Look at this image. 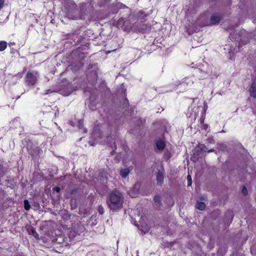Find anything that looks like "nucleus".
<instances>
[{"instance_id":"1","label":"nucleus","mask_w":256,"mask_h":256,"mask_svg":"<svg viewBox=\"0 0 256 256\" xmlns=\"http://www.w3.org/2000/svg\"><path fill=\"white\" fill-rule=\"evenodd\" d=\"M123 203L124 197L120 191L114 190L109 193L106 204L110 210L113 212L120 210L122 208Z\"/></svg>"},{"instance_id":"2","label":"nucleus","mask_w":256,"mask_h":256,"mask_svg":"<svg viewBox=\"0 0 256 256\" xmlns=\"http://www.w3.org/2000/svg\"><path fill=\"white\" fill-rule=\"evenodd\" d=\"M112 22L114 26L122 28L124 32H130L132 28V23L128 18H120L118 20H112Z\"/></svg>"},{"instance_id":"3","label":"nucleus","mask_w":256,"mask_h":256,"mask_svg":"<svg viewBox=\"0 0 256 256\" xmlns=\"http://www.w3.org/2000/svg\"><path fill=\"white\" fill-rule=\"evenodd\" d=\"M172 146L170 144L166 145L163 138H161V152H164L162 159L164 161H168L172 156Z\"/></svg>"},{"instance_id":"4","label":"nucleus","mask_w":256,"mask_h":256,"mask_svg":"<svg viewBox=\"0 0 256 256\" xmlns=\"http://www.w3.org/2000/svg\"><path fill=\"white\" fill-rule=\"evenodd\" d=\"M38 72L29 70L25 76V82L29 86H34L36 83L38 78Z\"/></svg>"},{"instance_id":"5","label":"nucleus","mask_w":256,"mask_h":256,"mask_svg":"<svg viewBox=\"0 0 256 256\" xmlns=\"http://www.w3.org/2000/svg\"><path fill=\"white\" fill-rule=\"evenodd\" d=\"M89 7L87 3L83 2L80 4L78 15L79 20H84L86 16L88 14Z\"/></svg>"},{"instance_id":"6","label":"nucleus","mask_w":256,"mask_h":256,"mask_svg":"<svg viewBox=\"0 0 256 256\" xmlns=\"http://www.w3.org/2000/svg\"><path fill=\"white\" fill-rule=\"evenodd\" d=\"M151 29V26L144 24H139L136 26V30L138 32L145 34L149 32Z\"/></svg>"},{"instance_id":"7","label":"nucleus","mask_w":256,"mask_h":256,"mask_svg":"<svg viewBox=\"0 0 256 256\" xmlns=\"http://www.w3.org/2000/svg\"><path fill=\"white\" fill-rule=\"evenodd\" d=\"M150 13L146 12L143 10L138 11L136 14V17L138 20L144 22L146 20V18L149 16Z\"/></svg>"},{"instance_id":"8","label":"nucleus","mask_w":256,"mask_h":256,"mask_svg":"<svg viewBox=\"0 0 256 256\" xmlns=\"http://www.w3.org/2000/svg\"><path fill=\"white\" fill-rule=\"evenodd\" d=\"M78 10L76 8L74 10H68V12L66 14L67 17L69 19H71V20H79L78 15L76 14Z\"/></svg>"},{"instance_id":"9","label":"nucleus","mask_w":256,"mask_h":256,"mask_svg":"<svg viewBox=\"0 0 256 256\" xmlns=\"http://www.w3.org/2000/svg\"><path fill=\"white\" fill-rule=\"evenodd\" d=\"M170 124L166 120L164 119L162 120H161V132L162 131H164V132L168 133V130H170Z\"/></svg>"},{"instance_id":"10","label":"nucleus","mask_w":256,"mask_h":256,"mask_svg":"<svg viewBox=\"0 0 256 256\" xmlns=\"http://www.w3.org/2000/svg\"><path fill=\"white\" fill-rule=\"evenodd\" d=\"M194 74L199 79H202L206 77L207 74L205 71L202 70L200 68H196L195 70Z\"/></svg>"},{"instance_id":"11","label":"nucleus","mask_w":256,"mask_h":256,"mask_svg":"<svg viewBox=\"0 0 256 256\" xmlns=\"http://www.w3.org/2000/svg\"><path fill=\"white\" fill-rule=\"evenodd\" d=\"M221 18H222L220 14H214L211 16L210 23L213 24H216L220 22Z\"/></svg>"},{"instance_id":"12","label":"nucleus","mask_w":256,"mask_h":256,"mask_svg":"<svg viewBox=\"0 0 256 256\" xmlns=\"http://www.w3.org/2000/svg\"><path fill=\"white\" fill-rule=\"evenodd\" d=\"M148 222L150 227H156L159 225V220L156 217L152 216Z\"/></svg>"},{"instance_id":"13","label":"nucleus","mask_w":256,"mask_h":256,"mask_svg":"<svg viewBox=\"0 0 256 256\" xmlns=\"http://www.w3.org/2000/svg\"><path fill=\"white\" fill-rule=\"evenodd\" d=\"M250 96L256 98V86L255 83L253 82L250 88Z\"/></svg>"},{"instance_id":"14","label":"nucleus","mask_w":256,"mask_h":256,"mask_svg":"<svg viewBox=\"0 0 256 256\" xmlns=\"http://www.w3.org/2000/svg\"><path fill=\"white\" fill-rule=\"evenodd\" d=\"M196 208L199 210H202L205 208L206 204L203 202L198 201L196 205Z\"/></svg>"},{"instance_id":"15","label":"nucleus","mask_w":256,"mask_h":256,"mask_svg":"<svg viewBox=\"0 0 256 256\" xmlns=\"http://www.w3.org/2000/svg\"><path fill=\"white\" fill-rule=\"evenodd\" d=\"M130 172L129 168L122 169L120 171V174L124 178H126Z\"/></svg>"},{"instance_id":"16","label":"nucleus","mask_w":256,"mask_h":256,"mask_svg":"<svg viewBox=\"0 0 256 256\" xmlns=\"http://www.w3.org/2000/svg\"><path fill=\"white\" fill-rule=\"evenodd\" d=\"M154 206L157 208H159L160 206V196L156 195L154 198Z\"/></svg>"},{"instance_id":"17","label":"nucleus","mask_w":256,"mask_h":256,"mask_svg":"<svg viewBox=\"0 0 256 256\" xmlns=\"http://www.w3.org/2000/svg\"><path fill=\"white\" fill-rule=\"evenodd\" d=\"M8 46V44L4 40L0 41V52H2L5 50Z\"/></svg>"},{"instance_id":"18","label":"nucleus","mask_w":256,"mask_h":256,"mask_svg":"<svg viewBox=\"0 0 256 256\" xmlns=\"http://www.w3.org/2000/svg\"><path fill=\"white\" fill-rule=\"evenodd\" d=\"M40 150H28V152L31 156L34 158L35 156L37 155L39 153Z\"/></svg>"},{"instance_id":"19","label":"nucleus","mask_w":256,"mask_h":256,"mask_svg":"<svg viewBox=\"0 0 256 256\" xmlns=\"http://www.w3.org/2000/svg\"><path fill=\"white\" fill-rule=\"evenodd\" d=\"M24 209L26 210H28L30 208V205L28 200H24Z\"/></svg>"},{"instance_id":"20","label":"nucleus","mask_w":256,"mask_h":256,"mask_svg":"<svg viewBox=\"0 0 256 256\" xmlns=\"http://www.w3.org/2000/svg\"><path fill=\"white\" fill-rule=\"evenodd\" d=\"M122 106L124 108H126V110L127 108H128L129 107V102H128V99L126 98H125L124 100V102L122 104Z\"/></svg>"},{"instance_id":"21","label":"nucleus","mask_w":256,"mask_h":256,"mask_svg":"<svg viewBox=\"0 0 256 256\" xmlns=\"http://www.w3.org/2000/svg\"><path fill=\"white\" fill-rule=\"evenodd\" d=\"M97 211L100 214H102L104 213V208L102 205H99L97 208Z\"/></svg>"},{"instance_id":"22","label":"nucleus","mask_w":256,"mask_h":256,"mask_svg":"<svg viewBox=\"0 0 256 256\" xmlns=\"http://www.w3.org/2000/svg\"><path fill=\"white\" fill-rule=\"evenodd\" d=\"M217 148L220 150H224L226 148V146L224 144H217Z\"/></svg>"},{"instance_id":"23","label":"nucleus","mask_w":256,"mask_h":256,"mask_svg":"<svg viewBox=\"0 0 256 256\" xmlns=\"http://www.w3.org/2000/svg\"><path fill=\"white\" fill-rule=\"evenodd\" d=\"M158 172H157L156 174V180L158 182V183H159L160 182V170L157 168Z\"/></svg>"},{"instance_id":"24","label":"nucleus","mask_w":256,"mask_h":256,"mask_svg":"<svg viewBox=\"0 0 256 256\" xmlns=\"http://www.w3.org/2000/svg\"><path fill=\"white\" fill-rule=\"evenodd\" d=\"M156 147L157 150H160V138H158L156 142Z\"/></svg>"},{"instance_id":"25","label":"nucleus","mask_w":256,"mask_h":256,"mask_svg":"<svg viewBox=\"0 0 256 256\" xmlns=\"http://www.w3.org/2000/svg\"><path fill=\"white\" fill-rule=\"evenodd\" d=\"M52 190L56 192L57 193H60V188L59 186H55L52 188Z\"/></svg>"},{"instance_id":"26","label":"nucleus","mask_w":256,"mask_h":256,"mask_svg":"<svg viewBox=\"0 0 256 256\" xmlns=\"http://www.w3.org/2000/svg\"><path fill=\"white\" fill-rule=\"evenodd\" d=\"M198 107H194L193 108V112H194V118L197 116V114L198 113Z\"/></svg>"},{"instance_id":"27","label":"nucleus","mask_w":256,"mask_h":256,"mask_svg":"<svg viewBox=\"0 0 256 256\" xmlns=\"http://www.w3.org/2000/svg\"><path fill=\"white\" fill-rule=\"evenodd\" d=\"M120 8H128V6H127L126 4H123L122 3H120Z\"/></svg>"},{"instance_id":"28","label":"nucleus","mask_w":256,"mask_h":256,"mask_svg":"<svg viewBox=\"0 0 256 256\" xmlns=\"http://www.w3.org/2000/svg\"><path fill=\"white\" fill-rule=\"evenodd\" d=\"M161 232H163L168 234H171L170 232L167 229L164 228H162V230H161Z\"/></svg>"},{"instance_id":"29","label":"nucleus","mask_w":256,"mask_h":256,"mask_svg":"<svg viewBox=\"0 0 256 256\" xmlns=\"http://www.w3.org/2000/svg\"><path fill=\"white\" fill-rule=\"evenodd\" d=\"M208 142V143H214V140L212 138H208L207 140Z\"/></svg>"},{"instance_id":"30","label":"nucleus","mask_w":256,"mask_h":256,"mask_svg":"<svg viewBox=\"0 0 256 256\" xmlns=\"http://www.w3.org/2000/svg\"><path fill=\"white\" fill-rule=\"evenodd\" d=\"M4 0H0V10L4 6Z\"/></svg>"},{"instance_id":"31","label":"nucleus","mask_w":256,"mask_h":256,"mask_svg":"<svg viewBox=\"0 0 256 256\" xmlns=\"http://www.w3.org/2000/svg\"><path fill=\"white\" fill-rule=\"evenodd\" d=\"M188 186H190L192 184L191 179H190V176L188 175Z\"/></svg>"},{"instance_id":"32","label":"nucleus","mask_w":256,"mask_h":256,"mask_svg":"<svg viewBox=\"0 0 256 256\" xmlns=\"http://www.w3.org/2000/svg\"><path fill=\"white\" fill-rule=\"evenodd\" d=\"M140 230H142V232L145 233L146 232H148L149 230V228H148L146 227V226L144 230L142 228V229H140Z\"/></svg>"},{"instance_id":"33","label":"nucleus","mask_w":256,"mask_h":256,"mask_svg":"<svg viewBox=\"0 0 256 256\" xmlns=\"http://www.w3.org/2000/svg\"><path fill=\"white\" fill-rule=\"evenodd\" d=\"M174 88H175V86H174V85H172V86H171L169 90H170V91H172V90H174ZM168 90H166V91H165V92H168Z\"/></svg>"},{"instance_id":"34","label":"nucleus","mask_w":256,"mask_h":256,"mask_svg":"<svg viewBox=\"0 0 256 256\" xmlns=\"http://www.w3.org/2000/svg\"><path fill=\"white\" fill-rule=\"evenodd\" d=\"M246 192H247L246 189V188L245 187H244L243 188H242V192L243 193L245 194Z\"/></svg>"},{"instance_id":"35","label":"nucleus","mask_w":256,"mask_h":256,"mask_svg":"<svg viewBox=\"0 0 256 256\" xmlns=\"http://www.w3.org/2000/svg\"><path fill=\"white\" fill-rule=\"evenodd\" d=\"M214 150H215L214 149L212 148V149L210 150H208V152H214Z\"/></svg>"},{"instance_id":"36","label":"nucleus","mask_w":256,"mask_h":256,"mask_svg":"<svg viewBox=\"0 0 256 256\" xmlns=\"http://www.w3.org/2000/svg\"><path fill=\"white\" fill-rule=\"evenodd\" d=\"M14 42H10V46L11 44H14Z\"/></svg>"},{"instance_id":"37","label":"nucleus","mask_w":256,"mask_h":256,"mask_svg":"<svg viewBox=\"0 0 256 256\" xmlns=\"http://www.w3.org/2000/svg\"><path fill=\"white\" fill-rule=\"evenodd\" d=\"M124 94L126 95V90H124Z\"/></svg>"},{"instance_id":"38","label":"nucleus","mask_w":256,"mask_h":256,"mask_svg":"<svg viewBox=\"0 0 256 256\" xmlns=\"http://www.w3.org/2000/svg\"><path fill=\"white\" fill-rule=\"evenodd\" d=\"M164 135H165V134H164L163 138H164Z\"/></svg>"},{"instance_id":"39","label":"nucleus","mask_w":256,"mask_h":256,"mask_svg":"<svg viewBox=\"0 0 256 256\" xmlns=\"http://www.w3.org/2000/svg\"><path fill=\"white\" fill-rule=\"evenodd\" d=\"M105 2L108 1L109 0H104Z\"/></svg>"}]
</instances>
